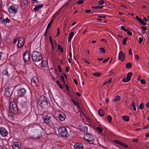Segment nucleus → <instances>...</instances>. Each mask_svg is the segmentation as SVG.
<instances>
[{
  "instance_id": "1",
  "label": "nucleus",
  "mask_w": 149,
  "mask_h": 149,
  "mask_svg": "<svg viewBox=\"0 0 149 149\" xmlns=\"http://www.w3.org/2000/svg\"><path fill=\"white\" fill-rule=\"evenodd\" d=\"M38 104L42 109H46L50 106L48 98L43 95L40 96L38 99Z\"/></svg>"
},
{
  "instance_id": "2",
  "label": "nucleus",
  "mask_w": 149,
  "mask_h": 149,
  "mask_svg": "<svg viewBox=\"0 0 149 149\" xmlns=\"http://www.w3.org/2000/svg\"><path fill=\"white\" fill-rule=\"evenodd\" d=\"M42 57L41 53L37 51H34L32 53V60L36 62L39 61L42 59Z\"/></svg>"
},
{
  "instance_id": "3",
  "label": "nucleus",
  "mask_w": 149,
  "mask_h": 149,
  "mask_svg": "<svg viewBox=\"0 0 149 149\" xmlns=\"http://www.w3.org/2000/svg\"><path fill=\"white\" fill-rule=\"evenodd\" d=\"M9 111L10 113L15 114L18 113L17 107V104L15 102H10L9 107Z\"/></svg>"
},
{
  "instance_id": "4",
  "label": "nucleus",
  "mask_w": 149,
  "mask_h": 149,
  "mask_svg": "<svg viewBox=\"0 0 149 149\" xmlns=\"http://www.w3.org/2000/svg\"><path fill=\"white\" fill-rule=\"evenodd\" d=\"M58 131L59 134L62 137H67L69 136V134L66 128L64 127H61L59 128Z\"/></svg>"
},
{
  "instance_id": "5",
  "label": "nucleus",
  "mask_w": 149,
  "mask_h": 149,
  "mask_svg": "<svg viewBox=\"0 0 149 149\" xmlns=\"http://www.w3.org/2000/svg\"><path fill=\"white\" fill-rule=\"evenodd\" d=\"M13 91V88L7 86L5 89L4 95L6 97H9L11 96Z\"/></svg>"
},
{
  "instance_id": "6",
  "label": "nucleus",
  "mask_w": 149,
  "mask_h": 149,
  "mask_svg": "<svg viewBox=\"0 0 149 149\" xmlns=\"http://www.w3.org/2000/svg\"><path fill=\"white\" fill-rule=\"evenodd\" d=\"M84 138L90 144H93L94 142V139L90 135L85 134L84 135Z\"/></svg>"
},
{
  "instance_id": "7",
  "label": "nucleus",
  "mask_w": 149,
  "mask_h": 149,
  "mask_svg": "<svg viewBox=\"0 0 149 149\" xmlns=\"http://www.w3.org/2000/svg\"><path fill=\"white\" fill-rule=\"evenodd\" d=\"M9 7L8 10L10 13L15 14L17 12L18 8L17 6H10Z\"/></svg>"
},
{
  "instance_id": "8",
  "label": "nucleus",
  "mask_w": 149,
  "mask_h": 149,
  "mask_svg": "<svg viewBox=\"0 0 149 149\" xmlns=\"http://www.w3.org/2000/svg\"><path fill=\"white\" fill-rule=\"evenodd\" d=\"M26 91L25 89L21 88L18 90V95L19 96L22 97L24 96L26 93Z\"/></svg>"
},
{
  "instance_id": "9",
  "label": "nucleus",
  "mask_w": 149,
  "mask_h": 149,
  "mask_svg": "<svg viewBox=\"0 0 149 149\" xmlns=\"http://www.w3.org/2000/svg\"><path fill=\"white\" fill-rule=\"evenodd\" d=\"M24 39L22 38H19L18 41L17 46L19 48H21L23 47L24 44Z\"/></svg>"
},
{
  "instance_id": "10",
  "label": "nucleus",
  "mask_w": 149,
  "mask_h": 149,
  "mask_svg": "<svg viewBox=\"0 0 149 149\" xmlns=\"http://www.w3.org/2000/svg\"><path fill=\"white\" fill-rule=\"evenodd\" d=\"M0 133L2 136L5 137L7 135L8 132L4 128L1 127L0 128Z\"/></svg>"
},
{
  "instance_id": "11",
  "label": "nucleus",
  "mask_w": 149,
  "mask_h": 149,
  "mask_svg": "<svg viewBox=\"0 0 149 149\" xmlns=\"http://www.w3.org/2000/svg\"><path fill=\"white\" fill-rule=\"evenodd\" d=\"M132 75V72H129L127 74V77L126 78H124L123 79V82H127L130 81L131 79V77Z\"/></svg>"
},
{
  "instance_id": "12",
  "label": "nucleus",
  "mask_w": 149,
  "mask_h": 149,
  "mask_svg": "<svg viewBox=\"0 0 149 149\" xmlns=\"http://www.w3.org/2000/svg\"><path fill=\"white\" fill-rule=\"evenodd\" d=\"M125 54L123 53V52L120 51L119 53L118 59L121 60V61H123L125 59Z\"/></svg>"
},
{
  "instance_id": "13",
  "label": "nucleus",
  "mask_w": 149,
  "mask_h": 149,
  "mask_svg": "<svg viewBox=\"0 0 149 149\" xmlns=\"http://www.w3.org/2000/svg\"><path fill=\"white\" fill-rule=\"evenodd\" d=\"M24 59L25 62H27L29 61V52L26 51L24 54Z\"/></svg>"
},
{
  "instance_id": "14",
  "label": "nucleus",
  "mask_w": 149,
  "mask_h": 149,
  "mask_svg": "<svg viewBox=\"0 0 149 149\" xmlns=\"http://www.w3.org/2000/svg\"><path fill=\"white\" fill-rule=\"evenodd\" d=\"M12 147L13 149H20L21 146L19 143L16 142L13 143Z\"/></svg>"
},
{
  "instance_id": "15",
  "label": "nucleus",
  "mask_w": 149,
  "mask_h": 149,
  "mask_svg": "<svg viewBox=\"0 0 149 149\" xmlns=\"http://www.w3.org/2000/svg\"><path fill=\"white\" fill-rule=\"evenodd\" d=\"M75 149H83L84 146L81 143H76L75 144L74 146Z\"/></svg>"
},
{
  "instance_id": "16",
  "label": "nucleus",
  "mask_w": 149,
  "mask_h": 149,
  "mask_svg": "<svg viewBox=\"0 0 149 149\" xmlns=\"http://www.w3.org/2000/svg\"><path fill=\"white\" fill-rule=\"evenodd\" d=\"M38 81V79L36 77H33L31 79V83L33 86H36Z\"/></svg>"
},
{
  "instance_id": "17",
  "label": "nucleus",
  "mask_w": 149,
  "mask_h": 149,
  "mask_svg": "<svg viewBox=\"0 0 149 149\" xmlns=\"http://www.w3.org/2000/svg\"><path fill=\"white\" fill-rule=\"evenodd\" d=\"M59 119L61 121H64L65 118V114L63 113H59L58 116Z\"/></svg>"
},
{
  "instance_id": "18",
  "label": "nucleus",
  "mask_w": 149,
  "mask_h": 149,
  "mask_svg": "<svg viewBox=\"0 0 149 149\" xmlns=\"http://www.w3.org/2000/svg\"><path fill=\"white\" fill-rule=\"evenodd\" d=\"M43 120L45 123H48L50 122L51 117L48 115H46L44 117Z\"/></svg>"
},
{
  "instance_id": "19",
  "label": "nucleus",
  "mask_w": 149,
  "mask_h": 149,
  "mask_svg": "<svg viewBox=\"0 0 149 149\" xmlns=\"http://www.w3.org/2000/svg\"><path fill=\"white\" fill-rule=\"evenodd\" d=\"M43 5L42 4H41L38 6H35V7L33 8V10L35 12H36L39 10L40 8H41L43 7Z\"/></svg>"
},
{
  "instance_id": "20",
  "label": "nucleus",
  "mask_w": 149,
  "mask_h": 149,
  "mask_svg": "<svg viewBox=\"0 0 149 149\" xmlns=\"http://www.w3.org/2000/svg\"><path fill=\"white\" fill-rule=\"evenodd\" d=\"M47 62L46 60H42L41 62V66L42 67H45L47 65Z\"/></svg>"
},
{
  "instance_id": "21",
  "label": "nucleus",
  "mask_w": 149,
  "mask_h": 149,
  "mask_svg": "<svg viewBox=\"0 0 149 149\" xmlns=\"http://www.w3.org/2000/svg\"><path fill=\"white\" fill-rule=\"evenodd\" d=\"M98 113L99 116H104L103 112L101 109H99L98 112Z\"/></svg>"
},
{
  "instance_id": "22",
  "label": "nucleus",
  "mask_w": 149,
  "mask_h": 149,
  "mask_svg": "<svg viewBox=\"0 0 149 149\" xmlns=\"http://www.w3.org/2000/svg\"><path fill=\"white\" fill-rule=\"evenodd\" d=\"M10 22V19H8V18H6V19H4V20H3V22L6 25L8 23H9Z\"/></svg>"
},
{
  "instance_id": "23",
  "label": "nucleus",
  "mask_w": 149,
  "mask_h": 149,
  "mask_svg": "<svg viewBox=\"0 0 149 149\" xmlns=\"http://www.w3.org/2000/svg\"><path fill=\"white\" fill-rule=\"evenodd\" d=\"M88 127L86 126H84L82 127L81 130L82 131L84 132V133L87 132Z\"/></svg>"
},
{
  "instance_id": "24",
  "label": "nucleus",
  "mask_w": 149,
  "mask_h": 149,
  "mask_svg": "<svg viewBox=\"0 0 149 149\" xmlns=\"http://www.w3.org/2000/svg\"><path fill=\"white\" fill-rule=\"evenodd\" d=\"M123 119L125 121H129V117L128 116H124L122 117Z\"/></svg>"
},
{
  "instance_id": "25",
  "label": "nucleus",
  "mask_w": 149,
  "mask_h": 149,
  "mask_svg": "<svg viewBox=\"0 0 149 149\" xmlns=\"http://www.w3.org/2000/svg\"><path fill=\"white\" fill-rule=\"evenodd\" d=\"M53 19H52L50 21V22L48 23L47 26V31H48V28H49L51 26V25L52 23L53 22Z\"/></svg>"
},
{
  "instance_id": "26",
  "label": "nucleus",
  "mask_w": 149,
  "mask_h": 149,
  "mask_svg": "<svg viewBox=\"0 0 149 149\" xmlns=\"http://www.w3.org/2000/svg\"><path fill=\"white\" fill-rule=\"evenodd\" d=\"M2 74L3 75L8 76L9 75L8 72L6 70H3L2 72Z\"/></svg>"
},
{
  "instance_id": "27",
  "label": "nucleus",
  "mask_w": 149,
  "mask_h": 149,
  "mask_svg": "<svg viewBox=\"0 0 149 149\" xmlns=\"http://www.w3.org/2000/svg\"><path fill=\"white\" fill-rule=\"evenodd\" d=\"M74 35V33L73 32H71L69 34V36L68 38L69 41H70L71 40L72 38V37Z\"/></svg>"
},
{
  "instance_id": "28",
  "label": "nucleus",
  "mask_w": 149,
  "mask_h": 149,
  "mask_svg": "<svg viewBox=\"0 0 149 149\" xmlns=\"http://www.w3.org/2000/svg\"><path fill=\"white\" fill-rule=\"evenodd\" d=\"M120 99V96H117L115 97L113 100V101L114 102H117L119 101Z\"/></svg>"
},
{
  "instance_id": "29",
  "label": "nucleus",
  "mask_w": 149,
  "mask_h": 149,
  "mask_svg": "<svg viewBox=\"0 0 149 149\" xmlns=\"http://www.w3.org/2000/svg\"><path fill=\"white\" fill-rule=\"evenodd\" d=\"M132 67V64L131 63H127L126 64V68L127 69H130Z\"/></svg>"
},
{
  "instance_id": "30",
  "label": "nucleus",
  "mask_w": 149,
  "mask_h": 149,
  "mask_svg": "<svg viewBox=\"0 0 149 149\" xmlns=\"http://www.w3.org/2000/svg\"><path fill=\"white\" fill-rule=\"evenodd\" d=\"M93 75L94 76H96L97 77H99L101 76V73L95 72L94 73Z\"/></svg>"
},
{
  "instance_id": "31",
  "label": "nucleus",
  "mask_w": 149,
  "mask_h": 149,
  "mask_svg": "<svg viewBox=\"0 0 149 149\" xmlns=\"http://www.w3.org/2000/svg\"><path fill=\"white\" fill-rule=\"evenodd\" d=\"M107 119L109 123H111V121L112 118L110 115H108L107 116Z\"/></svg>"
},
{
  "instance_id": "32",
  "label": "nucleus",
  "mask_w": 149,
  "mask_h": 149,
  "mask_svg": "<svg viewBox=\"0 0 149 149\" xmlns=\"http://www.w3.org/2000/svg\"><path fill=\"white\" fill-rule=\"evenodd\" d=\"M128 38L127 37H126V38H124L123 41V44L124 45H126V42L128 39Z\"/></svg>"
},
{
  "instance_id": "33",
  "label": "nucleus",
  "mask_w": 149,
  "mask_h": 149,
  "mask_svg": "<svg viewBox=\"0 0 149 149\" xmlns=\"http://www.w3.org/2000/svg\"><path fill=\"white\" fill-rule=\"evenodd\" d=\"M26 102L22 101L21 102L20 104L22 105V107H24L25 105L26 104Z\"/></svg>"
},
{
  "instance_id": "34",
  "label": "nucleus",
  "mask_w": 149,
  "mask_h": 149,
  "mask_svg": "<svg viewBox=\"0 0 149 149\" xmlns=\"http://www.w3.org/2000/svg\"><path fill=\"white\" fill-rule=\"evenodd\" d=\"M99 49L100 50V52L102 53H105V50L103 48H100Z\"/></svg>"
},
{
  "instance_id": "35",
  "label": "nucleus",
  "mask_w": 149,
  "mask_h": 149,
  "mask_svg": "<svg viewBox=\"0 0 149 149\" xmlns=\"http://www.w3.org/2000/svg\"><path fill=\"white\" fill-rule=\"evenodd\" d=\"M72 102L74 103V104L76 106H78V107H79V108H80V107L79 106V103H78V102H76L75 101H74V100H72Z\"/></svg>"
},
{
  "instance_id": "36",
  "label": "nucleus",
  "mask_w": 149,
  "mask_h": 149,
  "mask_svg": "<svg viewBox=\"0 0 149 149\" xmlns=\"http://www.w3.org/2000/svg\"><path fill=\"white\" fill-rule=\"evenodd\" d=\"M144 104L143 103H141L139 106V108L141 109H143L144 108Z\"/></svg>"
},
{
  "instance_id": "37",
  "label": "nucleus",
  "mask_w": 149,
  "mask_h": 149,
  "mask_svg": "<svg viewBox=\"0 0 149 149\" xmlns=\"http://www.w3.org/2000/svg\"><path fill=\"white\" fill-rule=\"evenodd\" d=\"M56 82L57 84H58V85L59 86L60 88L62 89H63V86L60 84V83L59 82L58 80L56 81Z\"/></svg>"
},
{
  "instance_id": "38",
  "label": "nucleus",
  "mask_w": 149,
  "mask_h": 149,
  "mask_svg": "<svg viewBox=\"0 0 149 149\" xmlns=\"http://www.w3.org/2000/svg\"><path fill=\"white\" fill-rule=\"evenodd\" d=\"M84 2V0H80V1H78L77 2V3L78 4H82Z\"/></svg>"
},
{
  "instance_id": "39",
  "label": "nucleus",
  "mask_w": 149,
  "mask_h": 149,
  "mask_svg": "<svg viewBox=\"0 0 149 149\" xmlns=\"http://www.w3.org/2000/svg\"><path fill=\"white\" fill-rule=\"evenodd\" d=\"M23 2L24 5L27 6L28 4V1L27 0H23Z\"/></svg>"
},
{
  "instance_id": "40",
  "label": "nucleus",
  "mask_w": 149,
  "mask_h": 149,
  "mask_svg": "<svg viewBox=\"0 0 149 149\" xmlns=\"http://www.w3.org/2000/svg\"><path fill=\"white\" fill-rule=\"evenodd\" d=\"M103 7V6H97L95 7H92V8H95V9H98V8H100V9H102Z\"/></svg>"
},
{
  "instance_id": "41",
  "label": "nucleus",
  "mask_w": 149,
  "mask_h": 149,
  "mask_svg": "<svg viewBox=\"0 0 149 149\" xmlns=\"http://www.w3.org/2000/svg\"><path fill=\"white\" fill-rule=\"evenodd\" d=\"M140 23L144 25H146V23L144 22L142 19L140 21Z\"/></svg>"
},
{
  "instance_id": "42",
  "label": "nucleus",
  "mask_w": 149,
  "mask_h": 149,
  "mask_svg": "<svg viewBox=\"0 0 149 149\" xmlns=\"http://www.w3.org/2000/svg\"><path fill=\"white\" fill-rule=\"evenodd\" d=\"M97 129L100 132H102V130L100 127H97Z\"/></svg>"
},
{
  "instance_id": "43",
  "label": "nucleus",
  "mask_w": 149,
  "mask_h": 149,
  "mask_svg": "<svg viewBox=\"0 0 149 149\" xmlns=\"http://www.w3.org/2000/svg\"><path fill=\"white\" fill-rule=\"evenodd\" d=\"M121 29L124 30L126 32L127 31H128V29H127L126 28H125V27L123 26H122L121 27Z\"/></svg>"
},
{
  "instance_id": "44",
  "label": "nucleus",
  "mask_w": 149,
  "mask_h": 149,
  "mask_svg": "<svg viewBox=\"0 0 149 149\" xmlns=\"http://www.w3.org/2000/svg\"><path fill=\"white\" fill-rule=\"evenodd\" d=\"M141 83L143 84H146L145 81L144 79L141 80L140 81Z\"/></svg>"
},
{
  "instance_id": "45",
  "label": "nucleus",
  "mask_w": 149,
  "mask_h": 149,
  "mask_svg": "<svg viewBox=\"0 0 149 149\" xmlns=\"http://www.w3.org/2000/svg\"><path fill=\"white\" fill-rule=\"evenodd\" d=\"M83 61L84 62H85V63H87L88 64H90V63L88 61H87V59H86L84 58H83Z\"/></svg>"
},
{
  "instance_id": "46",
  "label": "nucleus",
  "mask_w": 149,
  "mask_h": 149,
  "mask_svg": "<svg viewBox=\"0 0 149 149\" xmlns=\"http://www.w3.org/2000/svg\"><path fill=\"white\" fill-rule=\"evenodd\" d=\"M143 41V38L141 37L139 38V43H141Z\"/></svg>"
},
{
  "instance_id": "47",
  "label": "nucleus",
  "mask_w": 149,
  "mask_h": 149,
  "mask_svg": "<svg viewBox=\"0 0 149 149\" xmlns=\"http://www.w3.org/2000/svg\"><path fill=\"white\" fill-rule=\"evenodd\" d=\"M127 32V34H128L129 36H132V33L130 31H129V30H128V31Z\"/></svg>"
},
{
  "instance_id": "48",
  "label": "nucleus",
  "mask_w": 149,
  "mask_h": 149,
  "mask_svg": "<svg viewBox=\"0 0 149 149\" xmlns=\"http://www.w3.org/2000/svg\"><path fill=\"white\" fill-rule=\"evenodd\" d=\"M104 3V1L102 0H100L98 1V3L99 4H103Z\"/></svg>"
},
{
  "instance_id": "49",
  "label": "nucleus",
  "mask_w": 149,
  "mask_h": 149,
  "mask_svg": "<svg viewBox=\"0 0 149 149\" xmlns=\"http://www.w3.org/2000/svg\"><path fill=\"white\" fill-rule=\"evenodd\" d=\"M109 58L110 57H109L107 59H105L103 61V63H104L107 62L108 61Z\"/></svg>"
},
{
  "instance_id": "50",
  "label": "nucleus",
  "mask_w": 149,
  "mask_h": 149,
  "mask_svg": "<svg viewBox=\"0 0 149 149\" xmlns=\"http://www.w3.org/2000/svg\"><path fill=\"white\" fill-rule=\"evenodd\" d=\"M135 59L137 60L138 59H139V56L138 55H136L135 56Z\"/></svg>"
},
{
  "instance_id": "51",
  "label": "nucleus",
  "mask_w": 149,
  "mask_h": 149,
  "mask_svg": "<svg viewBox=\"0 0 149 149\" xmlns=\"http://www.w3.org/2000/svg\"><path fill=\"white\" fill-rule=\"evenodd\" d=\"M78 113H80V115L81 116L85 115L84 114V113L83 112H80Z\"/></svg>"
},
{
  "instance_id": "52",
  "label": "nucleus",
  "mask_w": 149,
  "mask_h": 149,
  "mask_svg": "<svg viewBox=\"0 0 149 149\" xmlns=\"http://www.w3.org/2000/svg\"><path fill=\"white\" fill-rule=\"evenodd\" d=\"M61 80L62 82H64V78L63 76H61Z\"/></svg>"
},
{
  "instance_id": "53",
  "label": "nucleus",
  "mask_w": 149,
  "mask_h": 149,
  "mask_svg": "<svg viewBox=\"0 0 149 149\" xmlns=\"http://www.w3.org/2000/svg\"><path fill=\"white\" fill-rule=\"evenodd\" d=\"M136 19L139 22H140V21L142 19H141L139 17L136 16Z\"/></svg>"
},
{
  "instance_id": "54",
  "label": "nucleus",
  "mask_w": 149,
  "mask_h": 149,
  "mask_svg": "<svg viewBox=\"0 0 149 149\" xmlns=\"http://www.w3.org/2000/svg\"><path fill=\"white\" fill-rule=\"evenodd\" d=\"M4 19L3 18V19H0V23L3 24L4 23L3 20H4Z\"/></svg>"
},
{
  "instance_id": "55",
  "label": "nucleus",
  "mask_w": 149,
  "mask_h": 149,
  "mask_svg": "<svg viewBox=\"0 0 149 149\" xmlns=\"http://www.w3.org/2000/svg\"><path fill=\"white\" fill-rule=\"evenodd\" d=\"M17 39H15L14 40L13 42V44H14L15 43H16L17 42Z\"/></svg>"
},
{
  "instance_id": "56",
  "label": "nucleus",
  "mask_w": 149,
  "mask_h": 149,
  "mask_svg": "<svg viewBox=\"0 0 149 149\" xmlns=\"http://www.w3.org/2000/svg\"><path fill=\"white\" fill-rule=\"evenodd\" d=\"M85 12L87 13H90L91 12V10H85Z\"/></svg>"
},
{
  "instance_id": "57",
  "label": "nucleus",
  "mask_w": 149,
  "mask_h": 149,
  "mask_svg": "<svg viewBox=\"0 0 149 149\" xmlns=\"http://www.w3.org/2000/svg\"><path fill=\"white\" fill-rule=\"evenodd\" d=\"M129 54H131V55L132 54V50H131V49H129Z\"/></svg>"
},
{
  "instance_id": "58",
  "label": "nucleus",
  "mask_w": 149,
  "mask_h": 149,
  "mask_svg": "<svg viewBox=\"0 0 149 149\" xmlns=\"http://www.w3.org/2000/svg\"><path fill=\"white\" fill-rule=\"evenodd\" d=\"M57 36H58V34H60V31H59V28H58V29H57Z\"/></svg>"
},
{
  "instance_id": "59",
  "label": "nucleus",
  "mask_w": 149,
  "mask_h": 149,
  "mask_svg": "<svg viewBox=\"0 0 149 149\" xmlns=\"http://www.w3.org/2000/svg\"><path fill=\"white\" fill-rule=\"evenodd\" d=\"M115 142H116V143L118 144H120V143H121V142L118 141V140H116L115 141Z\"/></svg>"
},
{
  "instance_id": "60",
  "label": "nucleus",
  "mask_w": 149,
  "mask_h": 149,
  "mask_svg": "<svg viewBox=\"0 0 149 149\" xmlns=\"http://www.w3.org/2000/svg\"><path fill=\"white\" fill-rule=\"evenodd\" d=\"M60 13V10H59L58 11L56 12L54 14L56 16L58 14Z\"/></svg>"
},
{
  "instance_id": "61",
  "label": "nucleus",
  "mask_w": 149,
  "mask_h": 149,
  "mask_svg": "<svg viewBox=\"0 0 149 149\" xmlns=\"http://www.w3.org/2000/svg\"><path fill=\"white\" fill-rule=\"evenodd\" d=\"M65 87L66 88V90L67 91L69 90V87H68V86L67 85V84L65 85Z\"/></svg>"
},
{
  "instance_id": "62",
  "label": "nucleus",
  "mask_w": 149,
  "mask_h": 149,
  "mask_svg": "<svg viewBox=\"0 0 149 149\" xmlns=\"http://www.w3.org/2000/svg\"><path fill=\"white\" fill-rule=\"evenodd\" d=\"M141 28H142L143 29L144 31H145L147 29L146 28V27H145L144 26H142L141 27Z\"/></svg>"
},
{
  "instance_id": "63",
  "label": "nucleus",
  "mask_w": 149,
  "mask_h": 149,
  "mask_svg": "<svg viewBox=\"0 0 149 149\" xmlns=\"http://www.w3.org/2000/svg\"><path fill=\"white\" fill-rule=\"evenodd\" d=\"M74 82L75 84L76 85H77V84H78V83L77 82V80H76V79H74Z\"/></svg>"
},
{
  "instance_id": "64",
  "label": "nucleus",
  "mask_w": 149,
  "mask_h": 149,
  "mask_svg": "<svg viewBox=\"0 0 149 149\" xmlns=\"http://www.w3.org/2000/svg\"><path fill=\"white\" fill-rule=\"evenodd\" d=\"M109 101V100L107 98L105 100V102L107 104H108Z\"/></svg>"
}]
</instances>
